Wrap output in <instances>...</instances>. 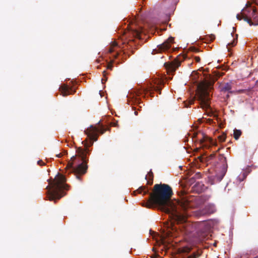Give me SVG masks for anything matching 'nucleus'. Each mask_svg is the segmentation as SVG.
Returning <instances> with one entry per match:
<instances>
[{
	"label": "nucleus",
	"instance_id": "obj_35",
	"mask_svg": "<svg viewBox=\"0 0 258 258\" xmlns=\"http://www.w3.org/2000/svg\"><path fill=\"white\" fill-rule=\"evenodd\" d=\"M185 107H188L189 106V105H188L187 103H184Z\"/></svg>",
	"mask_w": 258,
	"mask_h": 258
},
{
	"label": "nucleus",
	"instance_id": "obj_8",
	"mask_svg": "<svg viewBox=\"0 0 258 258\" xmlns=\"http://www.w3.org/2000/svg\"><path fill=\"white\" fill-rule=\"evenodd\" d=\"M197 99L200 102L203 108H210L209 101L210 100V93L206 87L198 86V90L196 92L194 98L190 101V104H192L195 100Z\"/></svg>",
	"mask_w": 258,
	"mask_h": 258
},
{
	"label": "nucleus",
	"instance_id": "obj_5",
	"mask_svg": "<svg viewBox=\"0 0 258 258\" xmlns=\"http://www.w3.org/2000/svg\"><path fill=\"white\" fill-rule=\"evenodd\" d=\"M163 83L161 81H157L156 84H150L147 87H142L140 89H132L128 91L126 96L128 104L131 105H138L140 108H141L140 104L142 103L140 96L144 94V97L149 94L151 95L152 91L159 92L161 93V85Z\"/></svg>",
	"mask_w": 258,
	"mask_h": 258
},
{
	"label": "nucleus",
	"instance_id": "obj_15",
	"mask_svg": "<svg viewBox=\"0 0 258 258\" xmlns=\"http://www.w3.org/2000/svg\"><path fill=\"white\" fill-rule=\"evenodd\" d=\"M232 82H229L225 83L223 86L220 87V91L222 92H228L232 93L233 92L231 90L232 89Z\"/></svg>",
	"mask_w": 258,
	"mask_h": 258
},
{
	"label": "nucleus",
	"instance_id": "obj_36",
	"mask_svg": "<svg viewBox=\"0 0 258 258\" xmlns=\"http://www.w3.org/2000/svg\"><path fill=\"white\" fill-rule=\"evenodd\" d=\"M134 113H135V114L136 115H137V114H138V112H137V111H135L134 112Z\"/></svg>",
	"mask_w": 258,
	"mask_h": 258
},
{
	"label": "nucleus",
	"instance_id": "obj_43",
	"mask_svg": "<svg viewBox=\"0 0 258 258\" xmlns=\"http://www.w3.org/2000/svg\"><path fill=\"white\" fill-rule=\"evenodd\" d=\"M133 40V39H129V41H132Z\"/></svg>",
	"mask_w": 258,
	"mask_h": 258
},
{
	"label": "nucleus",
	"instance_id": "obj_1",
	"mask_svg": "<svg viewBox=\"0 0 258 258\" xmlns=\"http://www.w3.org/2000/svg\"><path fill=\"white\" fill-rule=\"evenodd\" d=\"M155 192H150L145 186H141L138 189L140 192L150 195V203H144L143 206L150 208L151 205L164 212L169 215L170 221L167 224V237L176 236L178 228L175 224L182 225L186 232H190L185 227L187 217L189 216L188 210L199 207L202 204L197 197L187 196L183 197L180 201H172L170 197L172 195L171 187L166 184H156L154 185Z\"/></svg>",
	"mask_w": 258,
	"mask_h": 258
},
{
	"label": "nucleus",
	"instance_id": "obj_16",
	"mask_svg": "<svg viewBox=\"0 0 258 258\" xmlns=\"http://www.w3.org/2000/svg\"><path fill=\"white\" fill-rule=\"evenodd\" d=\"M251 170L249 169V168L246 169V170L244 171H242L241 174L237 177V181L238 182H241L243 181L244 179L246 177L248 173L250 172Z\"/></svg>",
	"mask_w": 258,
	"mask_h": 258
},
{
	"label": "nucleus",
	"instance_id": "obj_40",
	"mask_svg": "<svg viewBox=\"0 0 258 258\" xmlns=\"http://www.w3.org/2000/svg\"><path fill=\"white\" fill-rule=\"evenodd\" d=\"M145 178L146 180H147V175L146 176Z\"/></svg>",
	"mask_w": 258,
	"mask_h": 258
},
{
	"label": "nucleus",
	"instance_id": "obj_29",
	"mask_svg": "<svg viewBox=\"0 0 258 258\" xmlns=\"http://www.w3.org/2000/svg\"><path fill=\"white\" fill-rule=\"evenodd\" d=\"M103 92L101 90H100V91H99V94H100V96H101V97H102V96H103Z\"/></svg>",
	"mask_w": 258,
	"mask_h": 258
},
{
	"label": "nucleus",
	"instance_id": "obj_38",
	"mask_svg": "<svg viewBox=\"0 0 258 258\" xmlns=\"http://www.w3.org/2000/svg\"><path fill=\"white\" fill-rule=\"evenodd\" d=\"M133 109L135 110L136 109V108L134 107H133Z\"/></svg>",
	"mask_w": 258,
	"mask_h": 258
},
{
	"label": "nucleus",
	"instance_id": "obj_27",
	"mask_svg": "<svg viewBox=\"0 0 258 258\" xmlns=\"http://www.w3.org/2000/svg\"><path fill=\"white\" fill-rule=\"evenodd\" d=\"M37 164L40 166L44 165V163L41 160H38L37 161Z\"/></svg>",
	"mask_w": 258,
	"mask_h": 258
},
{
	"label": "nucleus",
	"instance_id": "obj_33",
	"mask_svg": "<svg viewBox=\"0 0 258 258\" xmlns=\"http://www.w3.org/2000/svg\"><path fill=\"white\" fill-rule=\"evenodd\" d=\"M103 74L104 78H105L106 75V71H104L103 72Z\"/></svg>",
	"mask_w": 258,
	"mask_h": 258
},
{
	"label": "nucleus",
	"instance_id": "obj_13",
	"mask_svg": "<svg viewBox=\"0 0 258 258\" xmlns=\"http://www.w3.org/2000/svg\"><path fill=\"white\" fill-rule=\"evenodd\" d=\"M62 96H65L68 95L72 94L74 93L75 91L73 90L70 86L67 85L63 84L59 88Z\"/></svg>",
	"mask_w": 258,
	"mask_h": 258
},
{
	"label": "nucleus",
	"instance_id": "obj_19",
	"mask_svg": "<svg viewBox=\"0 0 258 258\" xmlns=\"http://www.w3.org/2000/svg\"><path fill=\"white\" fill-rule=\"evenodd\" d=\"M194 186L197 188L199 192H201L205 189V185L200 182L196 183Z\"/></svg>",
	"mask_w": 258,
	"mask_h": 258
},
{
	"label": "nucleus",
	"instance_id": "obj_37",
	"mask_svg": "<svg viewBox=\"0 0 258 258\" xmlns=\"http://www.w3.org/2000/svg\"><path fill=\"white\" fill-rule=\"evenodd\" d=\"M100 122H101V120H100V121L97 123V124H99L100 123Z\"/></svg>",
	"mask_w": 258,
	"mask_h": 258
},
{
	"label": "nucleus",
	"instance_id": "obj_39",
	"mask_svg": "<svg viewBox=\"0 0 258 258\" xmlns=\"http://www.w3.org/2000/svg\"><path fill=\"white\" fill-rule=\"evenodd\" d=\"M227 185H228V183H227L226 186L225 187V190H226V187L227 186Z\"/></svg>",
	"mask_w": 258,
	"mask_h": 258
},
{
	"label": "nucleus",
	"instance_id": "obj_20",
	"mask_svg": "<svg viewBox=\"0 0 258 258\" xmlns=\"http://www.w3.org/2000/svg\"><path fill=\"white\" fill-rule=\"evenodd\" d=\"M237 40L236 39H233V40L230 43H228L226 45V48L228 51H230V47H233L236 44Z\"/></svg>",
	"mask_w": 258,
	"mask_h": 258
},
{
	"label": "nucleus",
	"instance_id": "obj_18",
	"mask_svg": "<svg viewBox=\"0 0 258 258\" xmlns=\"http://www.w3.org/2000/svg\"><path fill=\"white\" fill-rule=\"evenodd\" d=\"M205 212L203 214H212L216 211L215 206L213 204H208L205 207Z\"/></svg>",
	"mask_w": 258,
	"mask_h": 258
},
{
	"label": "nucleus",
	"instance_id": "obj_26",
	"mask_svg": "<svg viewBox=\"0 0 258 258\" xmlns=\"http://www.w3.org/2000/svg\"><path fill=\"white\" fill-rule=\"evenodd\" d=\"M110 125L113 126H117L118 125L117 121H112L110 122Z\"/></svg>",
	"mask_w": 258,
	"mask_h": 258
},
{
	"label": "nucleus",
	"instance_id": "obj_11",
	"mask_svg": "<svg viewBox=\"0 0 258 258\" xmlns=\"http://www.w3.org/2000/svg\"><path fill=\"white\" fill-rule=\"evenodd\" d=\"M184 59L185 57L184 56L179 55L175 60L168 64L167 67L168 71L172 73H174L180 66L181 62Z\"/></svg>",
	"mask_w": 258,
	"mask_h": 258
},
{
	"label": "nucleus",
	"instance_id": "obj_12",
	"mask_svg": "<svg viewBox=\"0 0 258 258\" xmlns=\"http://www.w3.org/2000/svg\"><path fill=\"white\" fill-rule=\"evenodd\" d=\"M173 41V38L170 37L168 39L165 40L162 44L157 46V49H153V53H156L157 51H164L168 50L171 47V44Z\"/></svg>",
	"mask_w": 258,
	"mask_h": 258
},
{
	"label": "nucleus",
	"instance_id": "obj_4",
	"mask_svg": "<svg viewBox=\"0 0 258 258\" xmlns=\"http://www.w3.org/2000/svg\"><path fill=\"white\" fill-rule=\"evenodd\" d=\"M51 186H46L47 191L46 192V199L49 201H54L60 199L66 195L64 190H68V185L66 184V178L63 175H59L57 173L55 177L54 180L51 183Z\"/></svg>",
	"mask_w": 258,
	"mask_h": 258
},
{
	"label": "nucleus",
	"instance_id": "obj_25",
	"mask_svg": "<svg viewBox=\"0 0 258 258\" xmlns=\"http://www.w3.org/2000/svg\"><path fill=\"white\" fill-rule=\"evenodd\" d=\"M219 139L221 142H224L226 139V135L225 134H223L221 136H219Z\"/></svg>",
	"mask_w": 258,
	"mask_h": 258
},
{
	"label": "nucleus",
	"instance_id": "obj_42",
	"mask_svg": "<svg viewBox=\"0 0 258 258\" xmlns=\"http://www.w3.org/2000/svg\"><path fill=\"white\" fill-rule=\"evenodd\" d=\"M209 120L210 122H212V120L211 119H209Z\"/></svg>",
	"mask_w": 258,
	"mask_h": 258
},
{
	"label": "nucleus",
	"instance_id": "obj_31",
	"mask_svg": "<svg viewBox=\"0 0 258 258\" xmlns=\"http://www.w3.org/2000/svg\"><path fill=\"white\" fill-rule=\"evenodd\" d=\"M106 80H107L106 79H105L104 78H102V79H101L102 83V84H103V83H104V82H105V81H106Z\"/></svg>",
	"mask_w": 258,
	"mask_h": 258
},
{
	"label": "nucleus",
	"instance_id": "obj_10",
	"mask_svg": "<svg viewBox=\"0 0 258 258\" xmlns=\"http://www.w3.org/2000/svg\"><path fill=\"white\" fill-rule=\"evenodd\" d=\"M118 44L116 42H112L109 46H108L106 49L105 52L106 53L109 54L110 55L108 56L109 58V61L108 62V64L107 68L108 69H111L112 67V64L114 63H115L114 60V58H116L118 56V53L115 52L114 50V48L117 46Z\"/></svg>",
	"mask_w": 258,
	"mask_h": 258
},
{
	"label": "nucleus",
	"instance_id": "obj_30",
	"mask_svg": "<svg viewBox=\"0 0 258 258\" xmlns=\"http://www.w3.org/2000/svg\"><path fill=\"white\" fill-rule=\"evenodd\" d=\"M200 58L199 57H196V60L197 62H199L200 61Z\"/></svg>",
	"mask_w": 258,
	"mask_h": 258
},
{
	"label": "nucleus",
	"instance_id": "obj_41",
	"mask_svg": "<svg viewBox=\"0 0 258 258\" xmlns=\"http://www.w3.org/2000/svg\"><path fill=\"white\" fill-rule=\"evenodd\" d=\"M178 228L180 229V228H181V226L180 225V226H179Z\"/></svg>",
	"mask_w": 258,
	"mask_h": 258
},
{
	"label": "nucleus",
	"instance_id": "obj_24",
	"mask_svg": "<svg viewBox=\"0 0 258 258\" xmlns=\"http://www.w3.org/2000/svg\"><path fill=\"white\" fill-rule=\"evenodd\" d=\"M149 175L150 176H151V179L150 180H147V182L149 184L151 185L153 183V173L151 171V170H150V172L149 173Z\"/></svg>",
	"mask_w": 258,
	"mask_h": 258
},
{
	"label": "nucleus",
	"instance_id": "obj_34",
	"mask_svg": "<svg viewBox=\"0 0 258 258\" xmlns=\"http://www.w3.org/2000/svg\"><path fill=\"white\" fill-rule=\"evenodd\" d=\"M253 2L258 6V0H253Z\"/></svg>",
	"mask_w": 258,
	"mask_h": 258
},
{
	"label": "nucleus",
	"instance_id": "obj_6",
	"mask_svg": "<svg viewBox=\"0 0 258 258\" xmlns=\"http://www.w3.org/2000/svg\"><path fill=\"white\" fill-rule=\"evenodd\" d=\"M127 22L128 24L122 32L125 38H141V35L144 33V28L139 25L137 19L134 18L132 20H127Z\"/></svg>",
	"mask_w": 258,
	"mask_h": 258
},
{
	"label": "nucleus",
	"instance_id": "obj_9",
	"mask_svg": "<svg viewBox=\"0 0 258 258\" xmlns=\"http://www.w3.org/2000/svg\"><path fill=\"white\" fill-rule=\"evenodd\" d=\"M192 142H198L202 147L209 149L211 146H216V142L210 138L204 135L203 134H198L194 133L191 137Z\"/></svg>",
	"mask_w": 258,
	"mask_h": 258
},
{
	"label": "nucleus",
	"instance_id": "obj_3",
	"mask_svg": "<svg viewBox=\"0 0 258 258\" xmlns=\"http://www.w3.org/2000/svg\"><path fill=\"white\" fill-rule=\"evenodd\" d=\"M201 161L207 164H212L215 166V173L208 177V182L211 185L220 182L227 170L226 158L223 155H219L217 158L215 154H205L202 157Z\"/></svg>",
	"mask_w": 258,
	"mask_h": 258
},
{
	"label": "nucleus",
	"instance_id": "obj_17",
	"mask_svg": "<svg viewBox=\"0 0 258 258\" xmlns=\"http://www.w3.org/2000/svg\"><path fill=\"white\" fill-rule=\"evenodd\" d=\"M179 0H165L166 4L169 5L170 11L173 12L175 9Z\"/></svg>",
	"mask_w": 258,
	"mask_h": 258
},
{
	"label": "nucleus",
	"instance_id": "obj_21",
	"mask_svg": "<svg viewBox=\"0 0 258 258\" xmlns=\"http://www.w3.org/2000/svg\"><path fill=\"white\" fill-rule=\"evenodd\" d=\"M241 132L239 130L235 129L234 130V137L235 140H238L241 136Z\"/></svg>",
	"mask_w": 258,
	"mask_h": 258
},
{
	"label": "nucleus",
	"instance_id": "obj_14",
	"mask_svg": "<svg viewBox=\"0 0 258 258\" xmlns=\"http://www.w3.org/2000/svg\"><path fill=\"white\" fill-rule=\"evenodd\" d=\"M215 222L213 220H207L201 224V226L205 227L204 232H208L214 226Z\"/></svg>",
	"mask_w": 258,
	"mask_h": 258
},
{
	"label": "nucleus",
	"instance_id": "obj_28",
	"mask_svg": "<svg viewBox=\"0 0 258 258\" xmlns=\"http://www.w3.org/2000/svg\"><path fill=\"white\" fill-rule=\"evenodd\" d=\"M65 154V153L64 152V153H63V154L60 153V154H59L56 155V157H57L59 158V157H61V156H62L63 154Z\"/></svg>",
	"mask_w": 258,
	"mask_h": 258
},
{
	"label": "nucleus",
	"instance_id": "obj_32",
	"mask_svg": "<svg viewBox=\"0 0 258 258\" xmlns=\"http://www.w3.org/2000/svg\"><path fill=\"white\" fill-rule=\"evenodd\" d=\"M162 244H165V239H163V237L162 238Z\"/></svg>",
	"mask_w": 258,
	"mask_h": 258
},
{
	"label": "nucleus",
	"instance_id": "obj_2",
	"mask_svg": "<svg viewBox=\"0 0 258 258\" xmlns=\"http://www.w3.org/2000/svg\"><path fill=\"white\" fill-rule=\"evenodd\" d=\"M105 131L103 127L95 128L93 125H91L84 131L85 134L87 135L86 140L82 142L85 148H78L77 150V154L71 157V160L68 162L66 167L69 173H74L78 179L81 180L80 175L84 174L88 168L87 165L89 160L88 156L91 152V150L89 149L88 147L92 146L94 141L97 140V134L102 135Z\"/></svg>",
	"mask_w": 258,
	"mask_h": 258
},
{
	"label": "nucleus",
	"instance_id": "obj_22",
	"mask_svg": "<svg viewBox=\"0 0 258 258\" xmlns=\"http://www.w3.org/2000/svg\"><path fill=\"white\" fill-rule=\"evenodd\" d=\"M198 255L195 253H192L191 254L187 253L184 254L183 255V258H197Z\"/></svg>",
	"mask_w": 258,
	"mask_h": 258
},
{
	"label": "nucleus",
	"instance_id": "obj_7",
	"mask_svg": "<svg viewBox=\"0 0 258 258\" xmlns=\"http://www.w3.org/2000/svg\"><path fill=\"white\" fill-rule=\"evenodd\" d=\"M236 18L238 20L243 19L250 26H257L258 10L251 7L243 8L241 11L240 14L236 15Z\"/></svg>",
	"mask_w": 258,
	"mask_h": 258
},
{
	"label": "nucleus",
	"instance_id": "obj_23",
	"mask_svg": "<svg viewBox=\"0 0 258 258\" xmlns=\"http://www.w3.org/2000/svg\"><path fill=\"white\" fill-rule=\"evenodd\" d=\"M201 177V174L200 172H197L196 174L191 178L190 182H192L196 179L200 178Z\"/></svg>",
	"mask_w": 258,
	"mask_h": 258
}]
</instances>
